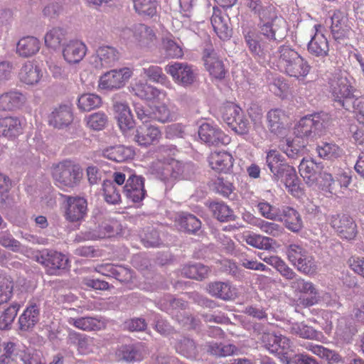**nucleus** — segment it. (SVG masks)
<instances>
[{"label": "nucleus", "instance_id": "61", "mask_svg": "<svg viewBox=\"0 0 364 364\" xmlns=\"http://www.w3.org/2000/svg\"><path fill=\"white\" fill-rule=\"evenodd\" d=\"M163 48L168 58H178L183 56L181 47L177 44L171 37H165L162 40Z\"/></svg>", "mask_w": 364, "mask_h": 364}, {"label": "nucleus", "instance_id": "8", "mask_svg": "<svg viewBox=\"0 0 364 364\" xmlns=\"http://www.w3.org/2000/svg\"><path fill=\"white\" fill-rule=\"evenodd\" d=\"M165 71L169 74L173 80L178 85L188 87L193 85L197 79V73L193 66L186 63L175 62L168 64Z\"/></svg>", "mask_w": 364, "mask_h": 364}, {"label": "nucleus", "instance_id": "59", "mask_svg": "<svg viewBox=\"0 0 364 364\" xmlns=\"http://www.w3.org/2000/svg\"><path fill=\"white\" fill-rule=\"evenodd\" d=\"M242 109L234 103H228L225 105L222 109V118L223 120L229 127L235 120L236 117L243 114Z\"/></svg>", "mask_w": 364, "mask_h": 364}, {"label": "nucleus", "instance_id": "21", "mask_svg": "<svg viewBox=\"0 0 364 364\" xmlns=\"http://www.w3.org/2000/svg\"><path fill=\"white\" fill-rule=\"evenodd\" d=\"M317 26L320 27V26H315L316 29H317ZM307 50L311 55L315 57L323 58L327 56L329 51L327 38L322 33L316 30L308 43Z\"/></svg>", "mask_w": 364, "mask_h": 364}, {"label": "nucleus", "instance_id": "29", "mask_svg": "<svg viewBox=\"0 0 364 364\" xmlns=\"http://www.w3.org/2000/svg\"><path fill=\"white\" fill-rule=\"evenodd\" d=\"M228 23V17L223 16L220 11L214 9L211 17V24L218 36L223 41L228 39L232 35V29Z\"/></svg>", "mask_w": 364, "mask_h": 364}, {"label": "nucleus", "instance_id": "31", "mask_svg": "<svg viewBox=\"0 0 364 364\" xmlns=\"http://www.w3.org/2000/svg\"><path fill=\"white\" fill-rule=\"evenodd\" d=\"M284 169H282V172L279 177H276L274 180H282L286 188L293 195H298L300 192L299 180L297 177L295 168L291 166H284Z\"/></svg>", "mask_w": 364, "mask_h": 364}, {"label": "nucleus", "instance_id": "12", "mask_svg": "<svg viewBox=\"0 0 364 364\" xmlns=\"http://www.w3.org/2000/svg\"><path fill=\"white\" fill-rule=\"evenodd\" d=\"M329 223L342 238L351 240L356 235V224L353 218L347 214L333 215L330 217Z\"/></svg>", "mask_w": 364, "mask_h": 364}, {"label": "nucleus", "instance_id": "64", "mask_svg": "<svg viewBox=\"0 0 364 364\" xmlns=\"http://www.w3.org/2000/svg\"><path fill=\"white\" fill-rule=\"evenodd\" d=\"M235 119L236 120H235V122H233V123H232L229 127L238 135H247L251 126L249 120L245 116L244 113L236 117Z\"/></svg>", "mask_w": 364, "mask_h": 364}, {"label": "nucleus", "instance_id": "45", "mask_svg": "<svg viewBox=\"0 0 364 364\" xmlns=\"http://www.w3.org/2000/svg\"><path fill=\"white\" fill-rule=\"evenodd\" d=\"M210 209L214 217L220 222L235 220L233 210L223 202H213L210 205Z\"/></svg>", "mask_w": 364, "mask_h": 364}, {"label": "nucleus", "instance_id": "47", "mask_svg": "<svg viewBox=\"0 0 364 364\" xmlns=\"http://www.w3.org/2000/svg\"><path fill=\"white\" fill-rule=\"evenodd\" d=\"M280 149L289 159H292L301 157L304 152V145H298L296 140L290 138L281 141Z\"/></svg>", "mask_w": 364, "mask_h": 364}, {"label": "nucleus", "instance_id": "48", "mask_svg": "<svg viewBox=\"0 0 364 364\" xmlns=\"http://www.w3.org/2000/svg\"><path fill=\"white\" fill-rule=\"evenodd\" d=\"M284 112L279 109H271L267 115L268 127L271 132L279 134L284 128Z\"/></svg>", "mask_w": 364, "mask_h": 364}, {"label": "nucleus", "instance_id": "30", "mask_svg": "<svg viewBox=\"0 0 364 364\" xmlns=\"http://www.w3.org/2000/svg\"><path fill=\"white\" fill-rule=\"evenodd\" d=\"M161 134L159 129L152 125L144 124L136 131L134 141L141 146H147L156 140Z\"/></svg>", "mask_w": 364, "mask_h": 364}, {"label": "nucleus", "instance_id": "27", "mask_svg": "<svg viewBox=\"0 0 364 364\" xmlns=\"http://www.w3.org/2000/svg\"><path fill=\"white\" fill-rule=\"evenodd\" d=\"M23 125L16 117H6L0 119V134L5 137L14 139L22 133Z\"/></svg>", "mask_w": 364, "mask_h": 364}, {"label": "nucleus", "instance_id": "32", "mask_svg": "<svg viewBox=\"0 0 364 364\" xmlns=\"http://www.w3.org/2000/svg\"><path fill=\"white\" fill-rule=\"evenodd\" d=\"M210 294L223 300H231L235 298V289L229 282H215L210 283L208 287Z\"/></svg>", "mask_w": 364, "mask_h": 364}, {"label": "nucleus", "instance_id": "34", "mask_svg": "<svg viewBox=\"0 0 364 364\" xmlns=\"http://www.w3.org/2000/svg\"><path fill=\"white\" fill-rule=\"evenodd\" d=\"M299 169L307 185L311 186L316 183L320 170V167L313 160L303 159L299 164Z\"/></svg>", "mask_w": 364, "mask_h": 364}, {"label": "nucleus", "instance_id": "3", "mask_svg": "<svg viewBox=\"0 0 364 364\" xmlns=\"http://www.w3.org/2000/svg\"><path fill=\"white\" fill-rule=\"evenodd\" d=\"M53 182L60 188H74L83 178V169L80 164L71 160H63L52 166Z\"/></svg>", "mask_w": 364, "mask_h": 364}, {"label": "nucleus", "instance_id": "15", "mask_svg": "<svg viewBox=\"0 0 364 364\" xmlns=\"http://www.w3.org/2000/svg\"><path fill=\"white\" fill-rule=\"evenodd\" d=\"M40 320V307L35 302H29L18 320V329L21 332L31 331Z\"/></svg>", "mask_w": 364, "mask_h": 364}, {"label": "nucleus", "instance_id": "16", "mask_svg": "<svg viewBox=\"0 0 364 364\" xmlns=\"http://www.w3.org/2000/svg\"><path fill=\"white\" fill-rule=\"evenodd\" d=\"M122 36L124 38H131L139 42L142 46H148L155 38V33L148 26L139 23L133 26L132 28H126L122 31Z\"/></svg>", "mask_w": 364, "mask_h": 364}, {"label": "nucleus", "instance_id": "2", "mask_svg": "<svg viewBox=\"0 0 364 364\" xmlns=\"http://www.w3.org/2000/svg\"><path fill=\"white\" fill-rule=\"evenodd\" d=\"M192 169V164H184L173 158L158 159L150 166L151 174L163 181L168 188H171L177 180L188 178Z\"/></svg>", "mask_w": 364, "mask_h": 364}, {"label": "nucleus", "instance_id": "52", "mask_svg": "<svg viewBox=\"0 0 364 364\" xmlns=\"http://www.w3.org/2000/svg\"><path fill=\"white\" fill-rule=\"evenodd\" d=\"M293 265L296 267L298 271L306 274H314L317 270L316 262H315L312 255L309 251L304 255V257H301V259L297 262H295Z\"/></svg>", "mask_w": 364, "mask_h": 364}, {"label": "nucleus", "instance_id": "13", "mask_svg": "<svg viewBox=\"0 0 364 364\" xmlns=\"http://www.w3.org/2000/svg\"><path fill=\"white\" fill-rule=\"evenodd\" d=\"M198 136L202 141L209 146L226 144L230 140L220 129L209 123H203L200 126Z\"/></svg>", "mask_w": 364, "mask_h": 364}, {"label": "nucleus", "instance_id": "17", "mask_svg": "<svg viewBox=\"0 0 364 364\" xmlns=\"http://www.w3.org/2000/svg\"><path fill=\"white\" fill-rule=\"evenodd\" d=\"M331 33L336 41H341L349 37L350 26L347 24L348 18L341 11H335L331 18Z\"/></svg>", "mask_w": 364, "mask_h": 364}, {"label": "nucleus", "instance_id": "53", "mask_svg": "<svg viewBox=\"0 0 364 364\" xmlns=\"http://www.w3.org/2000/svg\"><path fill=\"white\" fill-rule=\"evenodd\" d=\"M318 156L326 159H334L343 155V149L334 143H323L317 147Z\"/></svg>", "mask_w": 364, "mask_h": 364}, {"label": "nucleus", "instance_id": "38", "mask_svg": "<svg viewBox=\"0 0 364 364\" xmlns=\"http://www.w3.org/2000/svg\"><path fill=\"white\" fill-rule=\"evenodd\" d=\"M67 32L60 27H55L49 30L45 35V44L47 47L57 49L66 44Z\"/></svg>", "mask_w": 364, "mask_h": 364}, {"label": "nucleus", "instance_id": "36", "mask_svg": "<svg viewBox=\"0 0 364 364\" xmlns=\"http://www.w3.org/2000/svg\"><path fill=\"white\" fill-rule=\"evenodd\" d=\"M176 223L181 230L195 233L201 228L200 220L194 215L188 213H179L176 218Z\"/></svg>", "mask_w": 364, "mask_h": 364}, {"label": "nucleus", "instance_id": "35", "mask_svg": "<svg viewBox=\"0 0 364 364\" xmlns=\"http://www.w3.org/2000/svg\"><path fill=\"white\" fill-rule=\"evenodd\" d=\"M41 48L39 40L33 36L23 37L19 40L16 51L19 55L28 58L36 54Z\"/></svg>", "mask_w": 364, "mask_h": 364}, {"label": "nucleus", "instance_id": "4", "mask_svg": "<svg viewBox=\"0 0 364 364\" xmlns=\"http://www.w3.org/2000/svg\"><path fill=\"white\" fill-rule=\"evenodd\" d=\"M278 52L279 65L287 75L301 79L309 74L311 66L295 49L283 45L279 48Z\"/></svg>", "mask_w": 364, "mask_h": 364}, {"label": "nucleus", "instance_id": "51", "mask_svg": "<svg viewBox=\"0 0 364 364\" xmlns=\"http://www.w3.org/2000/svg\"><path fill=\"white\" fill-rule=\"evenodd\" d=\"M13 289L14 282L11 277L0 273V305L11 299Z\"/></svg>", "mask_w": 364, "mask_h": 364}, {"label": "nucleus", "instance_id": "41", "mask_svg": "<svg viewBox=\"0 0 364 364\" xmlns=\"http://www.w3.org/2000/svg\"><path fill=\"white\" fill-rule=\"evenodd\" d=\"M142 72L151 82L159 83L167 88L172 87L171 81L164 73L161 67L158 65H149L148 67H144Z\"/></svg>", "mask_w": 364, "mask_h": 364}, {"label": "nucleus", "instance_id": "26", "mask_svg": "<svg viewBox=\"0 0 364 364\" xmlns=\"http://www.w3.org/2000/svg\"><path fill=\"white\" fill-rule=\"evenodd\" d=\"M134 154V151L131 147L124 145L109 146L102 151L105 158L117 163L132 159Z\"/></svg>", "mask_w": 364, "mask_h": 364}, {"label": "nucleus", "instance_id": "19", "mask_svg": "<svg viewBox=\"0 0 364 364\" xmlns=\"http://www.w3.org/2000/svg\"><path fill=\"white\" fill-rule=\"evenodd\" d=\"M279 221L284 222L285 227L294 232H298L303 228V221L299 212L289 206H283L279 212Z\"/></svg>", "mask_w": 364, "mask_h": 364}, {"label": "nucleus", "instance_id": "20", "mask_svg": "<svg viewBox=\"0 0 364 364\" xmlns=\"http://www.w3.org/2000/svg\"><path fill=\"white\" fill-rule=\"evenodd\" d=\"M132 90L135 95L146 100H161L166 95L164 91L141 80L134 83L132 87Z\"/></svg>", "mask_w": 364, "mask_h": 364}, {"label": "nucleus", "instance_id": "18", "mask_svg": "<svg viewBox=\"0 0 364 364\" xmlns=\"http://www.w3.org/2000/svg\"><path fill=\"white\" fill-rule=\"evenodd\" d=\"M87 47L80 41L73 40L66 43L63 48V55L65 61L70 64L80 62L86 54Z\"/></svg>", "mask_w": 364, "mask_h": 364}, {"label": "nucleus", "instance_id": "56", "mask_svg": "<svg viewBox=\"0 0 364 364\" xmlns=\"http://www.w3.org/2000/svg\"><path fill=\"white\" fill-rule=\"evenodd\" d=\"M119 355L127 362L139 361L142 359L141 348L138 345H125L119 350Z\"/></svg>", "mask_w": 364, "mask_h": 364}, {"label": "nucleus", "instance_id": "37", "mask_svg": "<svg viewBox=\"0 0 364 364\" xmlns=\"http://www.w3.org/2000/svg\"><path fill=\"white\" fill-rule=\"evenodd\" d=\"M68 343L77 347L81 354H87L92 350L93 341L90 336L70 331L68 336Z\"/></svg>", "mask_w": 364, "mask_h": 364}, {"label": "nucleus", "instance_id": "28", "mask_svg": "<svg viewBox=\"0 0 364 364\" xmlns=\"http://www.w3.org/2000/svg\"><path fill=\"white\" fill-rule=\"evenodd\" d=\"M18 76L22 82L33 85L40 82L43 77V73L37 65L28 61L21 67Z\"/></svg>", "mask_w": 364, "mask_h": 364}, {"label": "nucleus", "instance_id": "62", "mask_svg": "<svg viewBox=\"0 0 364 364\" xmlns=\"http://www.w3.org/2000/svg\"><path fill=\"white\" fill-rule=\"evenodd\" d=\"M257 207L262 217L271 220H277L279 218L280 210L267 201H260Z\"/></svg>", "mask_w": 364, "mask_h": 364}, {"label": "nucleus", "instance_id": "7", "mask_svg": "<svg viewBox=\"0 0 364 364\" xmlns=\"http://www.w3.org/2000/svg\"><path fill=\"white\" fill-rule=\"evenodd\" d=\"M30 254L38 263L45 267L48 274L58 275L62 270L67 268L68 259L61 252L52 250H43L36 253L32 250Z\"/></svg>", "mask_w": 364, "mask_h": 364}, {"label": "nucleus", "instance_id": "55", "mask_svg": "<svg viewBox=\"0 0 364 364\" xmlns=\"http://www.w3.org/2000/svg\"><path fill=\"white\" fill-rule=\"evenodd\" d=\"M19 308L20 304L14 303L3 311L0 316V329L6 330L11 328Z\"/></svg>", "mask_w": 364, "mask_h": 364}, {"label": "nucleus", "instance_id": "50", "mask_svg": "<svg viewBox=\"0 0 364 364\" xmlns=\"http://www.w3.org/2000/svg\"><path fill=\"white\" fill-rule=\"evenodd\" d=\"M245 241L249 245L258 249L269 250L272 248L273 240L257 234H248L244 236Z\"/></svg>", "mask_w": 364, "mask_h": 364}, {"label": "nucleus", "instance_id": "44", "mask_svg": "<svg viewBox=\"0 0 364 364\" xmlns=\"http://www.w3.org/2000/svg\"><path fill=\"white\" fill-rule=\"evenodd\" d=\"M176 351L188 358H196L198 353V346L195 341L188 337H182L175 345Z\"/></svg>", "mask_w": 364, "mask_h": 364}, {"label": "nucleus", "instance_id": "6", "mask_svg": "<svg viewBox=\"0 0 364 364\" xmlns=\"http://www.w3.org/2000/svg\"><path fill=\"white\" fill-rule=\"evenodd\" d=\"M324 128V120L321 114H314L302 117L295 125L294 134L296 138L313 140L322 134Z\"/></svg>", "mask_w": 364, "mask_h": 364}, {"label": "nucleus", "instance_id": "1", "mask_svg": "<svg viewBox=\"0 0 364 364\" xmlns=\"http://www.w3.org/2000/svg\"><path fill=\"white\" fill-rule=\"evenodd\" d=\"M244 4L259 18V34L252 31L244 33L246 46L255 57L269 56L286 36V22L277 15L274 6L264 5L262 0H244Z\"/></svg>", "mask_w": 364, "mask_h": 364}, {"label": "nucleus", "instance_id": "9", "mask_svg": "<svg viewBox=\"0 0 364 364\" xmlns=\"http://www.w3.org/2000/svg\"><path fill=\"white\" fill-rule=\"evenodd\" d=\"M290 286L296 291L308 294V296H301L299 298V304L304 307L312 306L321 301V296L314 284L304 280L301 277L296 275L291 282Z\"/></svg>", "mask_w": 364, "mask_h": 364}, {"label": "nucleus", "instance_id": "22", "mask_svg": "<svg viewBox=\"0 0 364 364\" xmlns=\"http://www.w3.org/2000/svg\"><path fill=\"white\" fill-rule=\"evenodd\" d=\"M212 169L220 173H228L233 166V158L227 151H214L208 157Z\"/></svg>", "mask_w": 364, "mask_h": 364}, {"label": "nucleus", "instance_id": "42", "mask_svg": "<svg viewBox=\"0 0 364 364\" xmlns=\"http://www.w3.org/2000/svg\"><path fill=\"white\" fill-rule=\"evenodd\" d=\"M96 53L102 68L112 66L119 59V53L111 46H101L97 50Z\"/></svg>", "mask_w": 364, "mask_h": 364}, {"label": "nucleus", "instance_id": "5", "mask_svg": "<svg viewBox=\"0 0 364 364\" xmlns=\"http://www.w3.org/2000/svg\"><path fill=\"white\" fill-rule=\"evenodd\" d=\"M330 92L338 105L348 110L354 100V88L346 75H335L329 81Z\"/></svg>", "mask_w": 364, "mask_h": 364}, {"label": "nucleus", "instance_id": "11", "mask_svg": "<svg viewBox=\"0 0 364 364\" xmlns=\"http://www.w3.org/2000/svg\"><path fill=\"white\" fill-rule=\"evenodd\" d=\"M87 213V202L82 197L66 196L65 219L71 223L83 220Z\"/></svg>", "mask_w": 364, "mask_h": 364}, {"label": "nucleus", "instance_id": "57", "mask_svg": "<svg viewBox=\"0 0 364 364\" xmlns=\"http://www.w3.org/2000/svg\"><path fill=\"white\" fill-rule=\"evenodd\" d=\"M156 0H134V6L136 11L141 15L153 16L156 13Z\"/></svg>", "mask_w": 364, "mask_h": 364}, {"label": "nucleus", "instance_id": "24", "mask_svg": "<svg viewBox=\"0 0 364 364\" xmlns=\"http://www.w3.org/2000/svg\"><path fill=\"white\" fill-rule=\"evenodd\" d=\"M26 102V97L18 91H10L0 96V110L11 111L22 107Z\"/></svg>", "mask_w": 364, "mask_h": 364}, {"label": "nucleus", "instance_id": "63", "mask_svg": "<svg viewBox=\"0 0 364 364\" xmlns=\"http://www.w3.org/2000/svg\"><path fill=\"white\" fill-rule=\"evenodd\" d=\"M256 225L263 232L272 237H279L282 235L284 231V228L280 225L264 220H258Z\"/></svg>", "mask_w": 364, "mask_h": 364}, {"label": "nucleus", "instance_id": "23", "mask_svg": "<svg viewBox=\"0 0 364 364\" xmlns=\"http://www.w3.org/2000/svg\"><path fill=\"white\" fill-rule=\"evenodd\" d=\"M73 121V113L70 108L62 105L55 108L48 116L49 124L57 129L67 127Z\"/></svg>", "mask_w": 364, "mask_h": 364}, {"label": "nucleus", "instance_id": "60", "mask_svg": "<svg viewBox=\"0 0 364 364\" xmlns=\"http://www.w3.org/2000/svg\"><path fill=\"white\" fill-rule=\"evenodd\" d=\"M151 119H156L160 122L165 123L176 119L174 112L170 111L166 105L156 106L151 112Z\"/></svg>", "mask_w": 364, "mask_h": 364}, {"label": "nucleus", "instance_id": "39", "mask_svg": "<svg viewBox=\"0 0 364 364\" xmlns=\"http://www.w3.org/2000/svg\"><path fill=\"white\" fill-rule=\"evenodd\" d=\"M266 164L269 168L272 178L274 179L279 177L282 172V169H284V166H288L281 154L276 150H270L266 156Z\"/></svg>", "mask_w": 364, "mask_h": 364}, {"label": "nucleus", "instance_id": "54", "mask_svg": "<svg viewBox=\"0 0 364 364\" xmlns=\"http://www.w3.org/2000/svg\"><path fill=\"white\" fill-rule=\"evenodd\" d=\"M103 193L105 201L109 204H117L121 201L119 190L112 181H104Z\"/></svg>", "mask_w": 364, "mask_h": 364}, {"label": "nucleus", "instance_id": "49", "mask_svg": "<svg viewBox=\"0 0 364 364\" xmlns=\"http://www.w3.org/2000/svg\"><path fill=\"white\" fill-rule=\"evenodd\" d=\"M101 104V97L92 93L83 94L79 97L77 100L78 108L84 112H90L96 109L99 107Z\"/></svg>", "mask_w": 364, "mask_h": 364}, {"label": "nucleus", "instance_id": "46", "mask_svg": "<svg viewBox=\"0 0 364 364\" xmlns=\"http://www.w3.org/2000/svg\"><path fill=\"white\" fill-rule=\"evenodd\" d=\"M209 272V267L201 263L188 264L182 269V274L185 277L197 280H202L206 278Z\"/></svg>", "mask_w": 364, "mask_h": 364}, {"label": "nucleus", "instance_id": "10", "mask_svg": "<svg viewBox=\"0 0 364 364\" xmlns=\"http://www.w3.org/2000/svg\"><path fill=\"white\" fill-rule=\"evenodd\" d=\"M131 76L132 71L128 68L109 70L100 77L99 87L107 90L120 89Z\"/></svg>", "mask_w": 364, "mask_h": 364}, {"label": "nucleus", "instance_id": "14", "mask_svg": "<svg viewBox=\"0 0 364 364\" xmlns=\"http://www.w3.org/2000/svg\"><path fill=\"white\" fill-rule=\"evenodd\" d=\"M126 197L134 203L141 202L146 196L144 178L135 173H129L126 184L123 188Z\"/></svg>", "mask_w": 364, "mask_h": 364}, {"label": "nucleus", "instance_id": "25", "mask_svg": "<svg viewBox=\"0 0 364 364\" xmlns=\"http://www.w3.org/2000/svg\"><path fill=\"white\" fill-rule=\"evenodd\" d=\"M204 65L210 74L215 78L222 79L225 77V70L222 60L213 51L205 50L203 55Z\"/></svg>", "mask_w": 364, "mask_h": 364}, {"label": "nucleus", "instance_id": "58", "mask_svg": "<svg viewBox=\"0 0 364 364\" xmlns=\"http://www.w3.org/2000/svg\"><path fill=\"white\" fill-rule=\"evenodd\" d=\"M290 333L306 339H315L318 336V332L314 328L304 323H293L290 327Z\"/></svg>", "mask_w": 364, "mask_h": 364}, {"label": "nucleus", "instance_id": "43", "mask_svg": "<svg viewBox=\"0 0 364 364\" xmlns=\"http://www.w3.org/2000/svg\"><path fill=\"white\" fill-rule=\"evenodd\" d=\"M0 245L9 248L13 252L23 253L28 257H30V252H32L31 249L22 246L19 241L6 231L0 232Z\"/></svg>", "mask_w": 364, "mask_h": 364}, {"label": "nucleus", "instance_id": "40", "mask_svg": "<svg viewBox=\"0 0 364 364\" xmlns=\"http://www.w3.org/2000/svg\"><path fill=\"white\" fill-rule=\"evenodd\" d=\"M68 322L70 325L82 331H97L102 327V323L95 317L85 316L79 318H69Z\"/></svg>", "mask_w": 364, "mask_h": 364}, {"label": "nucleus", "instance_id": "33", "mask_svg": "<svg viewBox=\"0 0 364 364\" xmlns=\"http://www.w3.org/2000/svg\"><path fill=\"white\" fill-rule=\"evenodd\" d=\"M116 111V118L120 129L125 132L130 130L134 127V121L130 109L127 105L124 103H117L114 106Z\"/></svg>", "mask_w": 364, "mask_h": 364}]
</instances>
